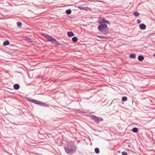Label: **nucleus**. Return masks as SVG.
Here are the masks:
<instances>
[{
	"label": "nucleus",
	"mask_w": 155,
	"mask_h": 155,
	"mask_svg": "<svg viewBox=\"0 0 155 155\" xmlns=\"http://www.w3.org/2000/svg\"><path fill=\"white\" fill-rule=\"evenodd\" d=\"M64 148L67 153L72 154L76 152L77 146L73 142L71 141L67 143L64 146Z\"/></svg>",
	"instance_id": "obj_1"
},
{
	"label": "nucleus",
	"mask_w": 155,
	"mask_h": 155,
	"mask_svg": "<svg viewBox=\"0 0 155 155\" xmlns=\"http://www.w3.org/2000/svg\"><path fill=\"white\" fill-rule=\"evenodd\" d=\"M97 28L99 31L104 34H108L109 32L108 28L106 24H103L99 25L98 26Z\"/></svg>",
	"instance_id": "obj_2"
},
{
	"label": "nucleus",
	"mask_w": 155,
	"mask_h": 155,
	"mask_svg": "<svg viewBox=\"0 0 155 155\" xmlns=\"http://www.w3.org/2000/svg\"><path fill=\"white\" fill-rule=\"evenodd\" d=\"M45 36L47 38L48 41H49L54 44L56 45H60V44L58 41L49 35L45 34Z\"/></svg>",
	"instance_id": "obj_3"
},
{
	"label": "nucleus",
	"mask_w": 155,
	"mask_h": 155,
	"mask_svg": "<svg viewBox=\"0 0 155 155\" xmlns=\"http://www.w3.org/2000/svg\"><path fill=\"white\" fill-rule=\"evenodd\" d=\"M90 118L91 119L94 120V121L97 124L99 123L100 121H103V118L97 117L94 115H91L90 116Z\"/></svg>",
	"instance_id": "obj_4"
},
{
	"label": "nucleus",
	"mask_w": 155,
	"mask_h": 155,
	"mask_svg": "<svg viewBox=\"0 0 155 155\" xmlns=\"http://www.w3.org/2000/svg\"><path fill=\"white\" fill-rule=\"evenodd\" d=\"M99 23L100 24L106 23L107 24H110V22L109 21L103 18H101L99 20Z\"/></svg>",
	"instance_id": "obj_5"
},
{
	"label": "nucleus",
	"mask_w": 155,
	"mask_h": 155,
	"mask_svg": "<svg viewBox=\"0 0 155 155\" xmlns=\"http://www.w3.org/2000/svg\"><path fill=\"white\" fill-rule=\"evenodd\" d=\"M140 28L142 30L145 29L146 28V26L143 24H142L139 25Z\"/></svg>",
	"instance_id": "obj_6"
},
{
	"label": "nucleus",
	"mask_w": 155,
	"mask_h": 155,
	"mask_svg": "<svg viewBox=\"0 0 155 155\" xmlns=\"http://www.w3.org/2000/svg\"><path fill=\"white\" fill-rule=\"evenodd\" d=\"M31 101L32 102L37 104L41 105V102L35 100H32Z\"/></svg>",
	"instance_id": "obj_7"
},
{
	"label": "nucleus",
	"mask_w": 155,
	"mask_h": 155,
	"mask_svg": "<svg viewBox=\"0 0 155 155\" xmlns=\"http://www.w3.org/2000/svg\"><path fill=\"white\" fill-rule=\"evenodd\" d=\"M14 88L16 90H18L20 87V86L18 84H15L14 85Z\"/></svg>",
	"instance_id": "obj_8"
},
{
	"label": "nucleus",
	"mask_w": 155,
	"mask_h": 155,
	"mask_svg": "<svg viewBox=\"0 0 155 155\" xmlns=\"http://www.w3.org/2000/svg\"><path fill=\"white\" fill-rule=\"evenodd\" d=\"M67 35H68L70 37L74 36V34L72 31H68L67 33Z\"/></svg>",
	"instance_id": "obj_9"
},
{
	"label": "nucleus",
	"mask_w": 155,
	"mask_h": 155,
	"mask_svg": "<svg viewBox=\"0 0 155 155\" xmlns=\"http://www.w3.org/2000/svg\"><path fill=\"white\" fill-rule=\"evenodd\" d=\"M144 59L143 56L142 55H139L138 57V60L140 61H142Z\"/></svg>",
	"instance_id": "obj_10"
},
{
	"label": "nucleus",
	"mask_w": 155,
	"mask_h": 155,
	"mask_svg": "<svg viewBox=\"0 0 155 155\" xmlns=\"http://www.w3.org/2000/svg\"><path fill=\"white\" fill-rule=\"evenodd\" d=\"M9 44V42L8 40H7L4 42L3 45L4 46H6Z\"/></svg>",
	"instance_id": "obj_11"
},
{
	"label": "nucleus",
	"mask_w": 155,
	"mask_h": 155,
	"mask_svg": "<svg viewBox=\"0 0 155 155\" xmlns=\"http://www.w3.org/2000/svg\"><path fill=\"white\" fill-rule=\"evenodd\" d=\"M72 40L73 42H76L77 41L78 38L76 37L75 36L72 38Z\"/></svg>",
	"instance_id": "obj_12"
},
{
	"label": "nucleus",
	"mask_w": 155,
	"mask_h": 155,
	"mask_svg": "<svg viewBox=\"0 0 155 155\" xmlns=\"http://www.w3.org/2000/svg\"><path fill=\"white\" fill-rule=\"evenodd\" d=\"M129 57L131 58H136V55L134 54H131L129 55Z\"/></svg>",
	"instance_id": "obj_13"
},
{
	"label": "nucleus",
	"mask_w": 155,
	"mask_h": 155,
	"mask_svg": "<svg viewBox=\"0 0 155 155\" xmlns=\"http://www.w3.org/2000/svg\"><path fill=\"white\" fill-rule=\"evenodd\" d=\"M132 131L134 133H136L138 131V129L137 128L135 127L132 129Z\"/></svg>",
	"instance_id": "obj_14"
},
{
	"label": "nucleus",
	"mask_w": 155,
	"mask_h": 155,
	"mask_svg": "<svg viewBox=\"0 0 155 155\" xmlns=\"http://www.w3.org/2000/svg\"><path fill=\"white\" fill-rule=\"evenodd\" d=\"M66 12L69 15L71 13V10L70 9H68L66 11Z\"/></svg>",
	"instance_id": "obj_15"
},
{
	"label": "nucleus",
	"mask_w": 155,
	"mask_h": 155,
	"mask_svg": "<svg viewBox=\"0 0 155 155\" xmlns=\"http://www.w3.org/2000/svg\"><path fill=\"white\" fill-rule=\"evenodd\" d=\"M127 98L126 97H123L122 98V101H126L127 100Z\"/></svg>",
	"instance_id": "obj_16"
},
{
	"label": "nucleus",
	"mask_w": 155,
	"mask_h": 155,
	"mask_svg": "<svg viewBox=\"0 0 155 155\" xmlns=\"http://www.w3.org/2000/svg\"><path fill=\"white\" fill-rule=\"evenodd\" d=\"M94 151H95V153H99V152H100L99 149L97 147H96Z\"/></svg>",
	"instance_id": "obj_17"
},
{
	"label": "nucleus",
	"mask_w": 155,
	"mask_h": 155,
	"mask_svg": "<svg viewBox=\"0 0 155 155\" xmlns=\"http://www.w3.org/2000/svg\"><path fill=\"white\" fill-rule=\"evenodd\" d=\"M17 25L18 27H20L21 26L22 23L21 22H17Z\"/></svg>",
	"instance_id": "obj_18"
},
{
	"label": "nucleus",
	"mask_w": 155,
	"mask_h": 155,
	"mask_svg": "<svg viewBox=\"0 0 155 155\" xmlns=\"http://www.w3.org/2000/svg\"><path fill=\"white\" fill-rule=\"evenodd\" d=\"M41 105H43L44 107H48L49 106L48 104H45L44 102H41Z\"/></svg>",
	"instance_id": "obj_19"
},
{
	"label": "nucleus",
	"mask_w": 155,
	"mask_h": 155,
	"mask_svg": "<svg viewBox=\"0 0 155 155\" xmlns=\"http://www.w3.org/2000/svg\"><path fill=\"white\" fill-rule=\"evenodd\" d=\"M97 37L99 38H101V39H105L107 38V37L106 36H100V35H98V36H97Z\"/></svg>",
	"instance_id": "obj_20"
},
{
	"label": "nucleus",
	"mask_w": 155,
	"mask_h": 155,
	"mask_svg": "<svg viewBox=\"0 0 155 155\" xmlns=\"http://www.w3.org/2000/svg\"><path fill=\"white\" fill-rule=\"evenodd\" d=\"M134 16L137 17L139 15V13L137 12H134Z\"/></svg>",
	"instance_id": "obj_21"
},
{
	"label": "nucleus",
	"mask_w": 155,
	"mask_h": 155,
	"mask_svg": "<svg viewBox=\"0 0 155 155\" xmlns=\"http://www.w3.org/2000/svg\"><path fill=\"white\" fill-rule=\"evenodd\" d=\"M78 8L81 10L85 9V7L82 6H80L78 7Z\"/></svg>",
	"instance_id": "obj_22"
},
{
	"label": "nucleus",
	"mask_w": 155,
	"mask_h": 155,
	"mask_svg": "<svg viewBox=\"0 0 155 155\" xmlns=\"http://www.w3.org/2000/svg\"><path fill=\"white\" fill-rule=\"evenodd\" d=\"M122 155H127V153L123 151L122 152Z\"/></svg>",
	"instance_id": "obj_23"
},
{
	"label": "nucleus",
	"mask_w": 155,
	"mask_h": 155,
	"mask_svg": "<svg viewBox=\"0 0 155 155\" xmlns=\"http://www.w3.org/2000/svg\"><path fill=\"white\" fill-rule=\"evenodd\" d=\"M128 150L129 151H130V152H132V153H134V154H135V153H135V151H133V150H129V149H128Z\"/></svg>",
	"instance_id": "obj_24"
},
{
	"label": "nucleus",
	"mask_w": 155,
	"mask_h": 155,
	"mask_svg": "<svg viewBox=\"0 0 155 155\" xmlns=\"http://www.w3.org/2000/svg\"><path fill=\"white\" fill-rule=\"evenodd\" d=\"M141 22V21L140 19H138L137 20V22L138 24H139Z\"/></svg>",
	"instance_id": "obj_25"
},
{
	"label": "nucleus",
	"mask_w": 155,
	"mask_h": 155,
	"mask_svg": "<svg viewBox=\"0 0 155 155\" xmlns=\"http://www.w3.org/2000/svg\"><path fill=\"white\" fill-rule=\"evenodd\" d=\"M149 103L150 104H152V101L151 100H150L149 101Z\"/></svg>",
	"instance_id": "obj_26"
},
{
	"label": "nucleus",
	"mask_w": 155,
	"mask_h": 155,
	"mask_svg": "<svg viewBox=\"0 0 155 155\" xmlns=\"http://www.w3.org/2000/svg\"><path fill=\"white\" fill-rule=\"evenodd\" d=\"M153 56L155 57V53L153 54Z\"/></svg>",
	"instance_id": "obj_27"
}]
</instances>
